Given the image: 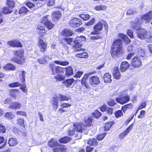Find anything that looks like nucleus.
Returning a JSON list of instances; mask_svg holds the SVG:
<instances>
[{"mask_svg": "<svg viewBox=\"0 0 152 152\" xmlns=\"http://www.w3.org/2000/svg\"><path fill=\"white\" fill-rule=\"evenodd\" d=\"M49 66L51 69L53 75H55L56 74H62L65 71V69L64 68L58 66H55V64L53 63H50Z\"/></svg>", "mask_w": 152, "mask_h": 152, "instance_id": "obj_5", "label": "nucleus"}, {"mask_svg": "<svg viewBox=\"0 0 152 152\" xmlns=\"http://www.w3.org/2000/svg\"><path fill=\"white\" fill-rule=\"evenodd\" d=\"M118 36V37L121 38L124 41V42L127 44H129L130 42V40L126 35H124L121 33H119Z\"/></svg>", "mask_w": 152, "mask_h": 152, "instance_id": "obj_22", "label": "nucleus"}, {"mask_svg": "<svg viewBox=\"0 0 152 152\" xmlns=\"http://www.w3.org/2000/svg\"><path fill=\"white\" fill-rule=\"evenodd\" d=\"M73 126L74 127L73 130L70 129L69 130L68 134L69 135H73L75 131L82 132V131L86 129V127L84 124L82 122L75 123Z\"/></svg>", "mask_w": 152, "mask_h": 152, "instance_id": "obj_4", "label": "nucleus"}, {"mask_svg": "<svg viewBox=\"0 0 152 152\" xmlns=\"http://www.w3.org/2000/svg\"><path fill=\"white\" fill-rule=\"evenodd\" d=\"M146 103L145 102H143L141 103L137 108V110H141L145 108L146 106Z\"/></svg>", "mask_w": 152, "mask_h": 152, "instance_id": "obj_57", "label": "nucleus"}, {"mask_svg": "<svg viewBox=\"0 0 152 152\" xmlns=\"http://www.w3.org/2000/svg\"><path fill=\"white\" fill-rule=\"evenodd\" d=\"M88 143L90 145H97V141L94 138H92L88 141Z\"/></svg>", "mask_w": 152, "mask_h": 152, "instance_id": "obj_40", "label": "nucleus"}, {"mask_svg": "<svg viewBox=\"0 0 152 152\" xmlns=\"http://www.w3.org/2000/svg\"><path fill=\"white\" fill-rule=\"evenodd\" d=\"M38 46L40 50L42 52H44L47 47V44L44 42L40 36L38 39Z\"/></svg>", "mask_w": 152, "mask_h": 152, "instance_id": "obj_10", "label": "nucleus"}, {"mask_svg": "<svg viewBox=\"0 0 152 152\" xmlns=\"http://www.w3.org/2000/svg\"><path fill=\"white\" fill-rule=\"evenodd\" d=\"M113 74L115 78L116 79H118L121 77L120 73L119 72L118 68L115 67L113 71Z\"/></svg>", "mask_w": 152, "mask_h": 152, "instance_id": "obj_21", "label": "nucleus"}, {"mask_svg": "<svg viewBox=\"0 0 152 152\" xmlns=\"http://www.w3.org/2000/svg\"><path fill=\"white\" fill-rule=\"evenodd\" d=\"M140 22L137 21V23L136 22H132L131 23V26L132 28H134L137 30L139 28V26L140 25Z\"/></svg>", "mask_w": 152, "mask_h": 152, "instance_id": "obj_34", "label": "nucleus"}, {"mask_svg": "<svg viewBox=\"0 0 152 152\" xmlns=\"http://www.w3.org/2000/svg\"><path fill=\"white\" fill-rule=\"evenodd\" d=\"M95 73V72H93L84 75L81 80V82L82 84L84 85L86 88H89L88 84L87 82V80L88 79V77L89 75H91L92 74H94Z\"/></svg>", "mask_w": 152, "mask_h": 152, "instance_id": "obj_12", "label": "nucleus"}, {"mask_svg": "<svg viewBox=\"0 0 152 152\" xmlns=\"http://www.w3.org/2000/svg\"><path fill=\"white\" fill-rule=\"evenodd\" d=\"M123 42L121 39H117L113 42L111 46V54L113 57H120L124 53L122 47Z\"/></svg>", "mask_w": 152, "mask_h": 152, "instance_id": "obj_1", "label": "nucleus"}, {"mask_svg": "<svg viewBox=\"0 0 152 152\" xmlns=\"http://www.w3.org/2000/svg\"><path fill=\"white\" fill-rule=\"evenodd\" d=\"M15 115L12 113L9 112L6 113L5 114V117L9 120L12 119Z\"/></svg>", "mask_w": 152, "mask_h": 152, "instance_id": "obj_41", "label": "nucleus"}, {"mask_svg": "<svg viewBox=\"0 0 152 152\" xmlns=\"http://www.w3.org/2000/svg\"><path fill=\"white\" fill-rule=\"evenodd\" d=\"M136 33L137 37L140 39H143L149 36L146 30L143 28H138L137 29Z\"/></svg>", "mask_w": 152, "mask_h": 152, "instance_id": "obj_7", "label": "nucleus"}, {"mask_svg": "<svg viewBox=\"0 0 152 152\" xmlns=\"http://www.w3.org/2000/svg\"><path fill=\"white\" fill-rule=\"evenodd\" d=\"M54 78L58 81H62L65 79V77L64 75H61L60 74H58L57 75L54 76Z\"/></svg>", "mask_w": 152, "mask_h": 152, "instance_id": "obj_42", "label": "nucleus"}, {"mask_svg": "<svg viewBox=\"0 0 152 152\" xmlns=\"http://www.w3.org/2000/svg\"><path fill=\"white\" fill-rule=\"evenodd\" d=\"M103 78L105 83H109L112 81L111 76L109 73H105L104 75Z\"/></svg>", "mask_w": 152, "mask_h": 152, "instance_id": "obj_25", "label": "nucleus"}, {"mask_svg": "<svg viewBox=\"0 0 152 152\" xmlns=\"http://www.w3.org/2000/svg\"><path fill=\"white\" fill-rule=\"evenodd\" d=\"M102 23L101 22H98L94 27V31L92 32L91 34H97L99 31L102 30Z\"/></svg>", "mask_w": 152, "mask_h": 152, "instance_id": "obj_16", "label": "nucleus"}, {"mask_svg": "<svg viewBox=\"0 0 152 152\" xmlns=\"http://www.w3.org/2000/svg\"><path fill=\"white\" fill-rule=\"evenodd\" d=\"M61 16V14L60 12L57 11L53 13L52 17L53 20L56 21L60 18Z\"/></svg>", "mask_w": 152, "mask_h": 152, "instance_id": "obj_18", "label": "nucleus"}, {"mask_svg": "<svg viewBox=\"0 0 152 152\" xmlns=\"http://www.w3.org/2000/svg\"><path fill=\"white\" fill-rule=\"evenodd\" d=\"M89 82L90 84L92 86L98 85L100 83L99 78L95 76H91L89 78Z\"/></svg>", "mask_w": 152, "mask_h": 152, "instance_id": "obj_13", "label": "nucleus"}, {"mask_svg": "<svg viewBox=\"0 0 152 152\" xmlns=\"http://www.w3.org/2000/svg\"><path fill=\"white\" fill-rule=\"evenodd\" d=\"M137 52L140 56L142 57L145 56V53L144 49L140 47L138 48Z\"/></svg>", "mask_w": 152, "mask_h": 152, "instance_id": "obj_39", "label": "nucleus"}, {"mask_svg": "<svg viewBox=\"0 0 152 152\" xmlns=\"http://www.w3.org/2000/svg\"><path fill=\"white\" fill-rule=\"evenodd\" d=\"M7 4L9 6V8L11 9H12L14 6V3L13 1L10 0H7Z\"/></svg>", "mask_w": 152, "mask_h": 152, "instance_id": "obj_49", "label": "nucleus"}, {"mask_svg": "<svg viewBox=\"0 0 152 152\" xmlns=\"http://www.w3.org/2000/svg\"><path fill=\"white\" fill-rule=\"evenodd\" d=\"M26 6L29 8H31L35 5L34 4L32 3L30 1H28L26 3Z\"/></svg>", "mask_w": 152, "mask_h": 152, "instance_id": "obj_55", "label": "nucleus"}, {"mask_svg": "<svg viewBox=\"0 0 152 152\" xmlns=\"http://www.w3.org/2000/svg\"><path fill=\"white\" fill-rule=\"evenodd\" d=\"M107 8V6L102 5L97 6L94 7V9L97 11L104 10H106Z\"/></svg>", "mask_w": 152, "mask_h": 152, "instance_id": "obj_35", "label": "nucleus"}, {"mask_svg": "<svg viewBox=\"0 0 152 152\" xmlns=\"http://www.w3.org/2000/svg\"><path fill=\"white\" fill-rule=\"evenodd\" d=\"M132 65L135 67H140L141 66L142 62L140 57L136 56L133 58L131 61Z\"/></svg>", "mask_w": 152, "mask_h": 152, "instance_id": "obj_9", "label": "nucleus"}, {"mask_svg": "<svg viewBox=\"0 0 152 152\" xmlns=\"http://www.w3.org/2000/svg\"><path fill=\"white\" fill-rule=\"evenodd\" d=\"M137 12L132 9H130L128 10L126 12L127 15H130L131 14H134L137 13Z\"/></svg>", "mask_w": 152, "mask_h": 152, "instance_id": "obj_53", "label": "nucleus"}, {"mask_svg": "<svg viewBox=\"0 0 152 152\" xmlns=\"http://www.w3.org/2000/svg\"><path fill=\"white\" fill-rule=\"evenodd\" d=\"M55 63L57 64H59L62 66H66L68 64L69 62L66 61H63L61 60L55 61Z\"/></svg>", "mask_w": 152, "mask_h": 152, "instance_id": "obj_37", "label": "nucleus"}, {"mask_svg": "<svg viewBox=\"0 0 152 152\" xmlns=\"http://www.w3.org/2000/svg\"><path fill=\"white\" fill-rule=\"evenodd\" d=\"M73 34V32L69 29H64L62 32V35L64 37L70 36Z\"/></svg>", "mask_w": 152, "mask_h": 152, "instance_id": "obj_24", "label": "nucleus"}, {"mask_svg": "<svg viewBox=\"0 0 152 152\" xmlns=\"http://www.w3.org/2000/svg\"><path fill=\"white\" fill-rule=\"evenodd\" d=\"M92 121V119L91 117H88L86 119L85 118V122L87 126H90L91 125Z\"/></svg>", "mask_w": 152, "mask_h": 152, "instance_id": "obj_43", "label": "nucleus"}, {"mask_svg": "<svg viewBox=\"0 0 152 152\" xmlns=\"http://www.w3.org/2000/svg\"><path fill=\"white\" fill-rule=\"evenodd\" d=\"M95 20L94 18H92L91 21L86 23V25L87 26H89L93 25L95 23Z\"/></svg>", "mask_w": 152, "mask_h": 152, "instance_id": "obj_56", "label": "nucleus"}, {"mask_svg": "<svg viewBox=\"0 0 152 152\" xmlns=\"http://www.w3.org/2000/svg\"><path fill=\"white\" fill-rule=\"evenodd\" d=\"M48 59L51 60L52 58H50L49 56H47L45 57L39 58L38 59V61L39 63L40 64H44L46 62V60Z\"/></svg>", "mask_w": 152, "mask_h": 152, "instance_id": "obj_30", "label": "nucleus"}, {"mask_svg": "<svg viewBox=\"0 0 152 152\" xmlns=\"http://www.w3.org/2000/svg\"><path fill=\"white\" fill-rule=\"evenodd\" d=\"M129 66V64L127 62H122L120 66V70L121 72H124L127 69Z\"/></svg>", "mask_w": 152, "mask_h": 152, "instance_id": "obj_17", "label": "nucleus"}, {"mask_svg": "<svg viewBox=\"0 0 152 152\" xmlns=\"http://www.w3.org/2000/svg\"><path fill=\"white\" fill-rule=\"evenodd\" d=\"M86 40V38L84 36H80V37H77L74 40L75 45L73 46L74 50L75 51H81L82 49L80 48L82 45L81 42H85Z\"/></svg>", "mask_w": 152, "mask_h": 152, "instance_id": "obj_3", "label": "nucleus"}, {"mask_svg": "<svg viewBox=\"0 0 152 152\" xmlns=\"http://www.w3.org/2000/svg\"><path fill=\"white\" fill-rule=\"evenodd\" d=\"M26 85L24 84L20 88L22 91L25 93H26L27 91V89L26 88Z\"/></svg>", "mask_w": 152, "mask_h": 152, "instance_id": "obj_59", "label": "nucleus"}, {"mask_svg": "<svg viewBox=\"0 0 152 152\" xmlns=\"http://www.w3.org/2000/svg\"><path fill=\"white\" fill-rule=\"evenodd\" d=\"M55 2V0H49L47 3V5L49 6H52L54 4Z\"/></svg>", "mask_w": 152, "mask_h": 152, "instance_id": "obj_63", "label": "nucleus"}, {"mask_svg": "<svg viewBox=\"0 0 152 152\" xmlns=\"http://www.w3.org/2000/svg\"><path fill=\"white\" fill-rule=\"evenodd\" d=\"M3 68L4 69L6 70H14L15 69V67L11 64H8L4 66Z\"/></svg>", "mask_w": 152, "mask_h": 152, "instance_id": "obj_23", "label": "nucleus"}, {"mask_svg": "<svg viewBox=\"0 0 152 152\" xmlns=\"http://www.w3.org/2000/svg\"><path fill=\"white\" fill-rule=\"evenodd\" d=\"M74 81V79L73 78L69 79L66 80L63 82V83L66 87H68L72 84Z\"/></svg>", "mask_w": 152, "mask_h": 152, "instance_id": "obj_28", "label": "nucleus"}, {"mask_svg": "<svg viewBox=\"0 0 152 152\" xmlns=\"http://www.w3.org/2000/svg\"><path fill=\"white\" fill-rule=\"evenodd\" d=\"M79 16L84 20H86L90 18V15L88 14H81L79 15Z\"/></svg>", "mask_w": 152, "mask_h": 152, "instance_id": "obj_48", "label": "nucleus"}, {"mask_svg": "<svg viewBox=\"0 0 152 152\" xmlns=\"http://www.w3.org/2000/svg\"><path fill=\"white\" fill-rule=\"evenodd\" d=\"M58 99L56 96H53L52 99V105L55 110H56L58 107Z\"/></svg>", "mask_w": 152, "mask_h": 152, "instance_id": "obj_26", "label": "nucleus"}, {"mask_svg": "<svg viewBox=\"0 0 152 152\" xmlns=\"http://www.w3.org/2000/svg\"><path fill=\"white\" fill-rule=\"evenodd\" d=\"M18 73L19 75V78L20 79L22 83H24L25 81V75L26 72L22 69L19 71Z\"/></svg>", "mask_w": 152, "mask_h": 152, "instance_id": "obj_20", "label": "nucleus"}, {"mask_svg": "<svg viewBox=\"0 0 152 152\" xmlns=\"http://www.w3.org/2000/svg\"><path fill=\"white\" fill-rule=\"evenodd\" d=\"M101 38V37L99 35L93 36L91 37V39L93 40H96Z\"/></svg>", "mask_w": 152, "mask_h": 152, "instance_id": "obj_64", "label": "nucleus"}, {"mask_svg": "<svg viewBox=\"0 0 152 152\" xmlns=\"http://www.w3.org/2000/svg\"><path fill=\"white\" fill-rule=\"evenodd\" d=\"M70 140V138L66 137L61 138L59 140V142L62 143H66L69 142Z\"/></svg>", "mask_w": 152, "mask_h": 152, "instance_id": "obj_36", "label": "nucleus"}, {"mask_svg": "<svg viewBox=\"0 0 152 152\" xmlns=\"http://www.w3.org/2000/svg\"><path fill=\"white\" fill-rule=\"evenodd\" d=\"M114 124L113 122H110L105 124L104 128L106 131H108L109 130L112 125Z\"/></svg>", "mask_w": 152, "mask_h": 152, "instance_id": "obj_38", "label": "nucleus"}, {"mask_svg": "<svg viewBox=\"0 0 152 152\" xmlns=\"http://www.w3.org/2000/svg\"><path fill=\"white\" fill-rule=\"evenodd\" d=\"M70 105L68 103H61V107L62 108H66L70 106Z\"/></svg>", "mask_w": 152, "mask_h": 152, "instance_id": "obj_61", "label": "nucleus"}, {"mask_svg": "<svg viewBox=\"0 0 152 152\" xmlns=\"http://www.w3.org/2000/svg\"><path fill=\"white\" fill-rule=\"evenodd\" d=\"M15 47H21L22 45L20 42L15 40Z\"/></svg>", "mask_w": 152, "mask_h": 152, "instance_id": "obj_62", "label": "nucleus"}, {"mask_svg": "<svg viewBox=\"0 0 152 152\" xmlns=\"http://www.w3.org/2000/svg\"><path fill=\"white\" fill-rule=\"evenodd\" d=\"M21 106L20 103L16 102L12 103L9 106V108L12 109H17L20 108Z\"/></svg>", "mask_w": 152, "mask_h": 152, "instance_id": "obj_19", "label": "nucleus"}, {"mask_svg": "<svg viewBox=\"0 0 152 152\" xmlns=\"http://www.w3.org/2000/svg\"><path fill=\"white\" fill-rule=\"evenodd\" d=\"M152 19V11H151L145 15H143L141 20L144 23L150 22Z\"/></svg>", "mask_w": 152, "mask_h": 152, "instance_id": "obj_11", "label": "nucleus"}, {"mask_svg": "<svg viewBox=\"0 0 152 152\" xmlns=\"http://www.w3.org/2000/svg\"><path fill=\"white\" fill-rule=\"evenodd\" d=\"M65 71H66V75H67L70 76L71 75L73 74V69L71 67L69 66L67 68H64Z\"/></svg>", "mask_w": 152, "mask_h": 152, "instance_id": "obj_31", "label": "nucleus"}, {"mask_svg": "<svg viewBox=\"0 0 152 152\" xmlns=\"http://www.w3.org/2000/svg\"><path fill=\"white\" fill-rule=\"evenodd\" d=\"M123 115V113L122 111L121 110H118L115 113V116L116 118L121 117Z\"/></svg>", "mask_w": 152, "mask_h": 152, "instance_id": "obj_51", "label": "nucleus"}, {"mask_svg": "<svg viewBox=\"0 0 152 152\" xmlns=\"http://www.w3.org/2000/svg\"><path fill=\"white\" fill-rule=\"evenodd\" d=\"M133 125V124H131L125 131L120 133L119 135V138L122 139L126 136L132 129Z\"/></svg>", "mask_w": 152, "mask_h": 152, "instance_id": "obj_15", "label": "nucleus"}, {"mask_svg": "<svg viewBox=\"0 0 152 152\" xmlns=\"http://www.w3.org/2000/svg\"><path fill=\"white\" fill-rule=\"evenodd\" d=\"M48 15L45 16L41 19V23L38 25L37 27L38 31L39 32V34H42L45 32V27L42 26L41 23H43L48 29H50L53 27L54 25L48 20Z\"/></svg>", "mask_w": 152, "mask_h": 152, "instance_id": "obj_2", "label": "nucleus"}, {"mask_svg": "<svg viewBox=\"0 0 152 152\" xmlns=\"http://www.w3.org/2000/svg\"><path fill=\"white\" fill-rule=\"evenodd\" d=\"M88 53L85 52L80 53H78L76 54V56L77 57L80 58H86V57L88 56Z\"/></svg>", "mask_w": 152, "mask_h": 152, "instance_id": "obj_47", "label": "nucleus"}, {"mask_svg": "<svg viewBox=\"0 0 152 152\" xmlns=\"http://www.w3.org/2000/svg\"><path fill=\"white\" fill-rule=\"evenodd\" d=\"M11 60L19 64L24 63L25 59L23 56V52L21 51H17L16 53L15 54L14 57Z\"/></svg>", "mask_w": 152, "mask_h": 152, "instance_id": "obj_6", "label": "nucleus"}, {"mask_svg": "<svg viewBox=\"0 0 152 152\" xmlns=\"http://www.w3.org/2000/svg\"><path fill=\"white\" fill-rule=\"evenodd\" d=\"M6 131V129L4 126L0 124V133H4Z\"/></svg>", "mask_w": 152, "mask_h": 152, "instance_id": "obj_60", "label": "nucleus"}, {"mask_svg": "<svg viewBox=\"0 0 152 152\" xmlns=\"http://www.w3.org/2000/svg\"><path fill=\"white\" fill-rule=\"evenodd\" d=\"M1 11L4 14L11 13L12 12V9L9 7H5L1 9Z\"/></svg>", "mask_w": 152, "mask_h": 152, "instance_id": "obj_33", "label": "nucleus"}, {"mask_svg": "<svg viewBox=\"0 0 152 152\" xmlns=\"http://www.w3.org/2000/svg\"><path fill=\"white\" fill-rule=\"evenodd\" d=\"M8 143L10 146H13L17 144L18 141L16 138H12L10 139Z\"/></svg>", "mask_w": 152, "mask_h": 152, "instance_id": "obj_29", "label": "nucleus"}, {"mask_svg": "<svg viewBox=\"0 0 152 152\" xmlns=\"http://www.w3.org/2000/svg\"><path fill=\"white\" fill-rule=\"evenodd\" d=\"M17 91V89H11L10 91V94L12 97H15L16 96V94L15 93Z\"/></svg>", "mask_w": 152, "mask_h": 152, "instance_id": "obj_50", "label": "nucleus"}, {"mask_svg": "<svg viewBox=\"0 0 152 152\" xmlns=\"http://www.w3.org/2000/svg\"><path fill=\"white\" fill-rule=\"evenodd\" d=\"M116 99L118 102L121 104H124L130 100V98L127 95L117 98Z\"/></svg>", "mask_w": 152, "mask_h": 152, "instance_id": "obj_14", "label": "nucleus"}, {"mask_svg": "<svg viewBox=\"0 0 152 152\" xmlns=\"http://www.w3.org/2000/svg\"><path fill=\"white\" fill-rule=\"evenodd\" d=\"M56 96L58 99V98L60 99L61 101L65 100H68L69 99V98L68 97L61 94H59L58 96Z\"/></svg>", "mask_w": 152, "mask_h": 152, "instance_id": "obj_46", "label": "nucleus"}, {"mask_svg": "<svg viewBox=\"0 0 152 152\" xmlns=\"http://www.w3.org/2000/svg\"><path fill=\"white\" fill-rule=\"evenodd\" d=\"M21 86V85L20 83L18 82H13L9 84V86L12 88L18 87Z\"/></svg>", "mask_w": 152, "mask_h": 152, "instance_id": "obj_44", "label": "nucleus"}, {"mask_svg": "<svg viewBox=\"0 0 152 152\" xmlns=\"http://www.w3.org/2000/svg\"><path fill=\"white\" fill-rule=\"evenodd\" d=\"M106 133H103L98 135L97 137V139L100 140L103 139L106 135Z\"/></svg>", "mask_w": 152, "mask_h": 152, "instance_id": "obj_54", "label": "nucleus"}, {"mask_svg": "<svg viewBox=\"0 0 152 152\" xmlns=\"http://www.w3.org/2000/svg\"><path fill=\"white\" fill-rule=\"evenodd\" d=\"M66 148L64 147L59 146L53 149V151L54 152H64L65 151Z\"/></svg>", "mask_w": 152, "mask_h": 152, "instance_id": "obj_27", "label": "nucleus"}, {"mask_svg": "<svg viewBox=\"0 0 152 152\" xmlns=\"http://www.w3.org/2000/svg\"><path fill=\"white\" fill-rule=\"evenodd\" d=\"M24 121L23 119H18L17 121V124L20 125L22 126L23 125Z\"/></svg>", "mask_w": 152, "mask_h": 152, "instance_id": "obj_58", "label": "nucleus"}, {"mask_svg": "<svg viewBox=\"0 0 152 152\" xmlns=\"http://www.w3.org/2000/svg\"><path fill=\"white\" fill-rule=\"evenodd\" d=\"M48 145L51 147H53L56 145H58V143L57 141L52 139L48 142Z\"/></svg>", "mask_w": 152, "mask_h": 152, "instance_id": "obj_32", "label": "nucleus"}, {"mask_svg": "<svg viewBox=\"0 0 152 152\" xmlns=\"http://www.w3.org/2000/svg\"><path fill=\"white\" fill-rule=\"evenodd\" d=\"M68 23L69 26L73 28L79 27L82 24V21L79 19L74 18L73 19L70 20Z\"/></svg>", "mask_w": 152, "mask_h": 152, "instance_id": "obj_8", "label": "nucleus"}, {"mask_svg": "<svg viewBox=\"0 0 152 152\" xmlns=\"http://www.w3.org/2000/svg\"><path fill=\"white\" fill-rule=\"evenodd\" d=\"M28 11V10L25 7H21L19 11L20 14L26 13Z\"/></svg>", "mask_w": 152, "mask_h": 152, "instance_id": "obj_45", "label": "nucleus"}, {"mask_svg": "<svg viewBox=\"0 0 152 152\" xmlns=\"http://www.w3.org/2000/svg\"><path fill=\"white\" fill-rule=\"evenodd\" d=\"M15 113L16 114L18 115H20L23 116H25V117H26L27 116L26 113L24 111H17Z\"/></svg>", "mask_w": 152, "mask_h": 152, "instance_id": "obj_52", "label": "nucleus"}]
</instances>
